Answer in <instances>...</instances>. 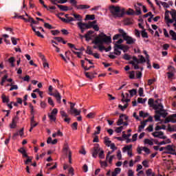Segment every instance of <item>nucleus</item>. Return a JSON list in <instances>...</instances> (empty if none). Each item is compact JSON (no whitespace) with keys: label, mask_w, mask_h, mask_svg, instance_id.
Wrapping results in <instances>:
<instances>
[{"label":"nucleus","mask_w":176,"mask_h":176,"mask_svg":"<svg viewBox=\"0 0 176 176\" xmlns=\"http://www.w3.org/2000/svg\"><path fill=\"white\" fill-rule=\"evenodd\" d=\"M152 108L155 110L156 115L154 116L155 122H160L161 117L166 118L167 115H168L167 111L164 109V107L163 106L160 99H157L155 101V103L152 105Z\"/></svg>","instance_id":"f257e3e1"},{"label":"nucleus","mask_w":176,"mask_h":176,"mask_svg":"<svg viewBox=\"0 0 176 176\" xmlns=\"http://www.w3.org/2000/svg\"><path fill=\"white\" fill-rule=\"evenodd\" d=\"M110 13L115 18L118 17H123L125 14L124 8L120 9L119 6H111L109 8Z\"/></svg>","instance_id":"f03ea898"},{"label":"nucleus","mask_w":176,"mask_h":176,"mask_svg":"<svg viewBox=\"0 0 176 176\" xmlns=\"http://www.w3.org/2000/svg\"><path fill=\"white\" fill-rule=\"evenodd\" d=\"M97 24V21H94L92 22L89 21L88 23H84L82 22H78L77 25L78 28L80 30L82 34L86 31V30H89L90 28H93L94 25Z\"/></svg>","instance_id":"7ed1b4c3"},{"label":"nucleus","mask_w":176,"mask_h":176,"mask_svg":"<svg viewBox=\"0 0 176 176\" xmlns=\"http://www.w3.org/2000/svg\"><path fill=\"white\" fill-rule=\"evenodd\" d=\"M63 151L65 155H68L69 163L71 164V163H72V153H71V150H69L68 143H65Z\"/></svg>","instance_id":"20e7f679"},{"label":"nucleus","mask_w":176,"mask_h":176,"mask_svg":"<svg viewBox=\"0 0 176 176\" xmlns=\"http://www.w3.org/2000/svg\"><path fill=\"white\" fill-rule=\"evenodd\" d=\"M57 113H58V109L56 108L54 109L51 113H48V118L50 122H56Z\"/></svg>","instance_id":"39448f33"},{"label":"nucleus","mask_w":176,"mask_h":176,"mask_svg":"<svg viewBox=\"0 0 176 176\" xmlns=\"http://www.w3.org/2000/svg\"><path fill=\"white\" fill-rule=\"evenodd\" d=\"M105 36H107V34L104 33H100L98 36L95 38L93 43L94 45H102V38H105Z\"/></svg>","instance_id":"423d86ee"},{"label":"nucleus","mask_w":176,"mask_h":176,"mask_svg":"<svg viewBox=\"0 0 176 176\" xmlns=\"http://www.w3.org/2000/svg\"><path fill=\"white\" fill-rule=\"evenodd\" d=\"M49 96H53L56 98V102H58V104H61V95L57 89H55V93H49Z\"/></svg>","instance_id":"0eeeda50"},{"label":"nucleus","mask_w":176,"mask_h":176,"mask_svg":"<svg viewBox=\"0 0 176 176\" xmlns=\"http://www.w3.org/2000/svg\"><path fill=\"white\" fill-rule=\"evenodd\" d=\"M124 39L126 41L127 45H133L137 41L135 38L126 34H124Z\"/></svg>","instance_id":"6e6552de"},{"label":"nucleus","mask_w":176,"mask_h":176,"mask_svg":"<svg viewBox=\"0 0 176 176\" xmlns=\"http://www.w3.org/2000/svg\"><path fill=\"white\" fill-rule=\"evenodd\" d=\"M102 150V149L100 148V144H95L94 147V152L92 153V157H94V159H96L97 157V155H98V153H100V152Z\"/></svg>","instance_id":"1a4fd4ad"},{"label":"nucleus","mask_w":176,"mask_h":176,"mask_svg":"<svg viewBox=\"0 0 176 176\" xmlns=\"http://www.w3.org/2000/svg\"><path fill=\"white\" fill-rule=\"evenodd\" d=\"M153 135L155 138H160V140H166V138H167V137L164 135V133L162 131L154 132L153 133Z\"/></svg>","instance_id":"9d476101"},{"label":"nucleus","mask_w":176,"mask_h":176,"mask_svg":"<svg viewBox=\"0 0 176 176\" xmlns=\"http://www.w3.org/2000/svg\"><path fill=\"white\" fill-rule=\"evenodd\" d=\"M17 122H19V116H16L12 118V122L10 124V128L16 129L17 127Z\"/></svg>","instance_id":"9b49d317"},{"label":"nucleus","mask_w":176,"mask_h":176,"mask_svg":"<svg viewBox=\"0 0 176 176\" xmlns=\"http://www.w3.org/2000/svg\"><path fill=\"white\" fill-rule=\"evenodd\" d=\"M94 34V31L89 30L87 34H85V41L87 42H89V41H91L93 38V34Z\"/></svg>","instance_id":"f8f14e48"},{"label":"nucleus","mask_w":176,"mask_h":176,"mask_svg":"<svg viewBox=\"0 0 176 176\" xmlns=\"http://www.w3.org/2000/svg\"><path fill=\"white\" fill-rule=\"evenodd\" d=\"M165 151V153H168V155H174V152H175V150H174V148L171 145L166 146Z\"/></svg>","instance_id":"ddd939ff"},{"label":"nucleus","mask_w":176,"mask_h":176,"mask_svg":"<svg viewBox=\"0 0 176 176\" xmlns=\"http://www.w3.org/2000/svg\"><path fill=\"white\" fill-rule=\"evenodd\" d=\"M168 13H169L168 11L165 12L164 19H165V21H166V23L168 27H170V24H173V19H170Z\"/></svg>","instance_id":"4468645a"},{"label":"nucleus","mask_w":176,"mask_h":176,"mask_svg":"<svg viewBox=\"0 0 176 176\" xmlns=\"http://www.w3.org/2000/svg\"><path fill=\"white\" fill-rule=\"evenodd\" d=\"M142 8V4L138 3V4L135 5V9L136 10V12H135V14H136V16H140V14H141V13H142L141 9Z\"/></svg>","instance_id":"2eb2a0df"},{"label":"nucleus","mask_w":176,"mask_h":176,"mask_svg":"<svg viewBox=\"0 0 176 176\" xmlns=\"http://www.w3.org/2000/svg\"><path fill=\"white\" fill-rule=\"evenodd\" d=\"M110 148L111 149V151L107 153V155L106 156V160H108V159H109V155H112V153L118 149V147L116 146V145L112 144Z\"/></svg>","instance_id":"dca6fc26"},{"label":"nucleus","mask_w":176,"mask_h":176,"mask_svg":"<svg viewBox=\"0 0 176 176\" xmlns=\"http://www.w3.org/2000/svg\"><path fill=\"white\" fill-rule=\"evenodd\" d=\"M69 112L70 115H75L76 116H79L80 115V110H78V109H69Z\"/></svg>","instance_id":"f3484780"},{"label":"nucleus","mask_w":176,"mask_h":176,"mask_svg":"<svg viewBox=\"0 0 176 176\" xmlns=\"http://www.w3.org/2000/svg\"><path fill=\"white\" fill-rule=\"evenodd\" d=\"M104 142L106 146H107L108 148H111L113 144L115 145V143H112V142L109 140V138L108 137H104Z\"/></svg>","instance_id":"a211bd4d"},{"label":"nucleus","mask_w":176,"mask_h":176,"mask_svg":"<svg viewBox=\"0 0 176 176\" xmlns=\"http://www.w3.org/2000/svg\"><path fill=\"white\" fill-rule=\"evenodd\" d=\"M120 46L119 45H114V53L116 56H120L122 54V52H120Z\"/></svg>","instance_id":"6ab92c4d"},{"label":"nucleus","mask_w":176,"mask_h":176,"mask_svg":"<svg viewBox=\"0 0 176 176\" xmlns=\"http://www.w3.org/2000/svg\"><path fill=\"white\" fill-rule=\"evenodd\" d=\"M133 151V145H126L124 147L122 148V152L124 153H126V152H130Z\"/></svg>","instance_id":"aec40b11"},{"label":"nucleus","mask_w":176,"mask_h":176,"mask_svg":"<svg viewBox=\"0 0 176 176\" xmlns=\"http://www.w3.org/2000/svg\"><path fill=\"white\" fill-rule=\"evenodd\" d=\"M72 16H73L74 18V21H82V16H80V14H72Z\"/></svg>","instance_id":"412c9836"},{"label":"nucleus","mask_w":176,"mask_h":176,"mask_svg":"<svg viewBox=\"0 0 176 176\" xmlns=\"http://www.w3.org/2000/svg\"><path fill=\"white\" fill-rule=\"evenodd\" d=\"M31 27H32L34 32H35L36 35H37L39 38H45L43 34H41V32L39 31H37L36 29H35V27H34V25L32 24H31Z\"/></svg>","instance_id":"4be33fe9"},{"label":"nucleus","mask_w":176,"mask_h":176,"mask_svg":"<svg viewBox=\"0 0 176 176\" xmlns=\"http://www.w3.org/2000/svg\"><path fill=\"white\" fill-rule=\"evenodd\" d=\"M102 43H111L112 42L111 36H104L102 38Z\"/></svg>","instance_id":"5701e85b"},{"label":"nucleus","mask_w":176,"mask_h":176,"mask_svg":"<svg viewBox=\"0 0 176 176\" xmlns=\"http://www.w3.org/2000/svg\"><path fill=\"white\" fill-rule=\"evenodd\" d=\"M146 126V122L145 121H143L141 122V125L139 126L138 127V133H141L143 129H145V126Z\"/></svg>","instance_id":"b1692460"},{"label":"nucleus","mask_w":176,"mask_h":176,"mask_svg":"<svg viewBox=\"0 0 176 176\" xmlns=\"http://www.w3.org/2000/svg\"><path fill=\"white\" fill-rule=\"evenodd\" d=\"M170 14L172 17L173 23H176V11L175 10L170 11Z\"/></svg>","instance_id":"393cba45"},{"label":"nucleus","mask_w":176,"mask_h":176,"mask_svg":"<svg viewBox=\"0 0 176 176\" xmlns=\"http://www.w3.org/2000/svg\"><path fill=\"white\" fill-rule=\"evenodd\" d=\"M14 61H16V60L14 59V57L12 56L8 59V63H10V67L12 68H14L15 65H14Z\"/></svg>","instance_id":"a878e982"},{"label":"nucleus","mask_w":176,"mask_h":176,"mask_svg":"<svg viewBox=\"0 0 176 176\" xmlns=\"http://www.w3.org/2000/svg\"><path fill=\"white\" fill-rule=\"evenodd\" d=\"M18 151L23 155V157H28V155H27V151H25V149H24V148H19Z\"/></svg>","instance_id":"bb28decb"},{"label":"nucleus","mask_w":176,"mask_h":176,"mask_svg":"<svg viewBox=\"0 0 176 176\" xmlns=\"http://www.w3.org/2000/svg\"><path fill=\"white\" fill-rule=\"evenodd\" d=\"M77 9H78L79 10H83L84 9H90V6L79 5L77 6Z\"/></svg>","instance_id":"cd10ccee"},{"label":"nucleus","mask_w":176,"mask_h":176,"mask_svg":"<svg viewBox=\"0 0 176 176\" xmlns=\"http://www.w3.org/2000/svg\"><path fill=\"white\" fill-rule=\"evenodd\" d=\"M138 58H139V64H144V63H146V58H145L144 56L139 55Z\"/></svg>","instance_id":"c85d7f7f"},{"label":"nucleus","mask_w":176,"mask_h":176,"mask_svg":"<svg viewBox=\"0 0 176 176\" xmlns=\"http://www.w3.org/2000/svg\"><path fill=\"white\" fill-rule=\"evenodd\" d=\"M139 116L140 118H148V116H149V113H145L142 111H140L139 112Z\"/></svg>","instance_id":"c756f323"},{"label":"nucleus","mask_w":176,"mask_h":176,"mask_svg":"<svg viewBox=\"0 0 176 176\" xmlns=\"http://www.w3.org/2000/svg\"><path fill=\"white\" fill-rule=\"evenodd\" d=\"M58 8L63 12L68 11V7L63 5H57Z\"/></svg>","instance_id":"7c9ffc66"},{"label":"nucleus","mask_w":176,"mask_h":176,"mask_svg":"<svg viewBox=\"0 0 176 176\" xmlns=\"http://www.w3.org/2000/svg\"><path fill=\"white\" fill-rule=\"evenodd\" d=\"M144 143L145 145H153V140L145 139Z\"/></svg>","instance_id":"2f4dec72"},{"label":"nucleus","mask_w":176,"mask_h":176,"mask_svg":"<svg viewBox=\"0 0 176 176\" xmlns=\"http://www.w3.org/2000/svg\"><path fill=\"white\" fill-rule=\"evenodd\" d=\"M169 34L170 36H172V41H176V33L174 32V30H170Z\"/></svg>","instance_id":"473e14b6"},{"label":"nucleus","mask_w":176,"mask_h":176,"mask_svg":"<svg viewBox=\"0 0 176 176\" xmlns=\"http://www.w3.org/2000/svg\"><path fill=\"white\" fill-rule=\"evenodd\" d=\"M160 123H163L164 124H167V123H170L171 122V120H170V116H168V118H166V119H165V120L164 121V120H160Z\"/></svg>","instance_id":"72a5a7b5"},{"label":"nucleus","mask_w":176,"mask_h":176,"mask_svg":"<svg viewBox=\"0 0 176 176\" xmlns=\"http://www.w3.org/2000/svg\"><path fill=\"white\" fill-rule=\"evenodd\" d=\"M120 48V50H123L124 53H126V51L129 50V47L127 45H119Z\"/></svg>","instance_id":"f704fd0d"},{"label":"nucleus","mask_w":176,"mask_h":176,"mask_svg":"<svg viewBox=\"0 0 176 176\" xmlns=\"http://www.w3.org/2000/svg\"><path fill=\"white\" fill-rule=\"evenodd\" d=\"M170 142H171V141L170 140V139H168L167 140H163L161 142L156 143V144L157 145H166V144H170Z\"/></svg>","instance_id":"c9c22d12"},{"label":"nucleus","mask_w":176,"mask_h":176,"mask_svg":"<svg viewBox=\"0 0 176 176\" xmlns=\"http://www.w3.org/2000/svg\"><path fill=\"white\" fill-rule=\"evenodd\" d=\"M36 124V126H38V123L35 122V116H32L30 119V126H35Z\"/></svg>","instance_id":"e433bc0d"},{"label":"nucleus","mask_w":176,"mask_h":176,"mask_svg":"<svg viewBox=\"0 0 176 176\" xmlns=\"http://www.w3.org/2000/svg\"><path fill=\"white\" fill-rule=\"evenodd\" d=\"M87 118L88 119H94V118H96V113L91 112V113H88L87 116Z\"/></svg>","instance_id":"4c0bfd02"},{"label":"nucleus","mask_w":176,"mask_h":176,"mask_svg":"<svg viewBox=\"0 0 176 176\" xmlns=\"http://www.w3.org/2000/svg\"><path fill=\"white\" fill-rule=\"evenodd\" d=\"M142 164L146 168H148L149 167V161L148 160H144L142 162Z\"/></svg>","instance_id":"58836bf2"},{"label":"nucleus","mask_w":176,"mask_h":176,"mask_svg":"<svg viewBox=\"0 0 176 176\" xmlns=\"http://www.w3.org/2000/svg\"><path fill=\"white\" fill-rule=\"evenodd\" d=\"M60 113L61 118H68V114L67 113V112H65V111L60 110Z\"/></svg>","instance_id":"ea45409f"},{"label":"nucleus","mask_w":176,"mask_h":176,"mask_svg":"<svg viewBox=\"0 0 176 176\" xmlns=\"http://www.w3.org/2000/svg\"><path fill=\"white\" fill-rule=\"evenodd\" d=\"M98 156H99V159H105V154H104V150L99 151Z\"/></svg>","instance_id":"a19ab883"},{"label":"nucleus","mask_w":176,"mask_h":176,"mask_svg":"<svg viewBox=\"0 0 176 176\" xmlns=\"http://www.w3.org/2000/svg\"><path fill=\"white\" fill-rule=\"evenodd\" d=\"M18 133L20 135L21 138H24V128H22L21 130L18 131Z\"/></svg>","instance_id":"79ce46f5"},{"label":"nucleus","mask_w":176,"mask_h":176,"mask_svg":"<svg viewBox=\"0 0 176 176\" xmlns=\"http://www.w3.org/2000/svg\"><path fill=\"white\" fill-rule=\"evenodd\" d=\"M10 86H11L10 89V91H12V90H18L19 89V86H17V85H10Z\"/></svg>","instance_id":"37998d69"},{"label":"nucleus","mask_w":176,"mask_h":176,"mask_svg":"<svg viewBox=\"0 0 176 176\" xmlns=\"http://www.w3.org/2000/svg\"><path fill=\"white\" fill-rule=\"evenodd\" d=\"M126 14L128 16H133V14H135V12H134V10L129 8L126 12Z\"/></svg>","instance_id":"c03bdc74"},{"label":"nucleus","mask_w":176,"mask_h":176,"mask_svg":"<svg viewBox=\"0 0 176 176\" xmlns=\"http://www.w3.org/2000/svg\"><path fill=\"white\" fill-rule=\"evenodd\" d=\"M85 76L88 78V79H93L94 78L93 73L85 72Z\"/></svg>","instance_id":"a18cd8bd"},{"label":"nucleus","mask_w":176,"mask_h":176,"mask_svg":"<svg viewBox=\"0 0 176 176\" xmlns=\"http://www.w3.org/2000/svg\"><path fill=\"white\" fill-rule=\"evenodd\" d=\"M7 79H8V75H5V76L2 78L1 81V82H0L1 86H3L5 82H6Z\"/></svg>","instance_id":"49530a36"},{"label":"nucleus","mask_w":176,"mask_h":176,"mask_svg":"<svg viewBox=\"0 0 176 176\" xmlns=\"http://www.w3.org/2000/svg\"><path fill=\"white\" fill-rule=\"evenodd\" d=\"M135 72L132 71L129 72V79H135Z\"/></svg>","instance_id":"de8ad7c7"},{"label":"nucleus","mask_w":176,"mask_h":176,"mask_svg":"<svg viewBox=\"0 0 176 176\" xmlns=\"http://www.w3.org/2000/svg\"><path fill=\"white\" fill-rule=\"evenodd\" d=\"M129 94L131 97H134L137 94V89L129 90Z\"/></svg>","instance_id":"09e8293b"},{"label":"nucleus","mask_w":176,"mask_h":176,"mask_svg":"<svg viewBox=\"0 0 176 176\" xmlns=\"http://www.w3.org/2000/svg\"><path fill=\"white\" fill-rule=\"evenodd\" d=\"M155 82H156V78L149 79L148 80L147 85L151 86V85H153V83H155Z\"/></svg>","instance_id":"8fccbe9b"},{"label":"nucleus","mask_w":176,"mask_h":176,"mask_svg":"<svg viewBox=\"0 0 176 176\" xmlns=\"http://www.w3.org/2000/svg\"><path fill=\"white\" fill-rule=\"evenodd\" d=\"M1 98L3 100V102H9V98L6 97V96L5 94H3L1 96Z\"/></svg>","instance_id":"3c124183"},{"label":"nucleus","mask_w":176,"mask_h":176,"mask_svg":"<svg viewBox=\"0 0 176 176\" xmlns=\"http://www.w3.org/2000/svg\"><path fill=\"white\" fill-rule=\"evenodd\" d=\"M96 19V16L94 14L90 15L87 14L86 15V19L87 20H94Z\"/></svg>","instance_id":"603ef678"},{"label":"nucleus","mask_w":176,"mask_h":176,"mask_svg":"<svg viewBox=\"0 0 176 176\" xmlns=\"http://www.w3.org/2000/svg\"><path fill=\"white\" fill-rule=\"evenodd\" d=\"M17 41H19V38L11 37V42L14 46H16L17 45Z\"/></svg>","instance_id":"864d4df0"},{"label":"nucleus","mask_w":176,"mask_h":176,"mask_svg":"<svg viewBox=\"0 0 176 176\" xmlns=\"http://www.w3.org/2000/svg\"><path fill=\"white\" fill-rule=\"evenodd\" d=\"M176 117L173 116V115L169 116V119H170V123H176Z\"/></svg>","instance_id":"5fc2aeb1"},{"label":"nucleus","mask_w":176,"mask_h":176,"mask_svg":"<svg viewBox=\"0 0 176 176\" xmlns=\"http://www.w3.org/2000/svg\"><path fill=\"white\" fill-rule=\"evenodd\" d=\"M140 97H144V88L140 87L138 90Z\"/></svg>","instance_id":"6e6d98bb"},{"label":"nucleus","mask_w":176,"mask_h":176,"mask_svg":"<svg viewBox=\"0 0 176 176\" xmlns=\"http://www.w3.org/2000/svg\"><path fill=\"white\" fill-rule=\"evenodd\" d=\"M120 119L117 122V126H122L123 124V120H122V118H123V116H120Z\"/></svg>","instance_id":"4d7b16f0"},{"label":"nucleus","mask_w":176,"mask_h":176,"mask_svg":"<svg viewBox=\"0 0 176 176\" xmlns=\"http://www.w3.org/2000/svg\"><path fill=\"white\" fill-rule=\"evenodd\" d=\"M145 101H146V99H144L142 98H138V104H144Z\"/></svg>","instance_id":"13d9d810"},{"label":"nucleus","mask_w":176,"mask_h":176,"mask_svg":"<svg viewBox=\"0 0 176 176\" xmlns=\"http://www.w3.org/2000/svg\"><path fill=\"white\" fill-rule=\"evenodd\" d=\"M138 138V133H135L134 135H133L132 142H135V141H137Z\"/></svg>","instance_id":"bf43d9fd"},{"label":"nucleus","mask_w":176,"mask_h":176,"mask_svg":"<svg viewBox=\"0 0 176 176\" xmlns=\"http://www.w3.org/2000/svg\"><path fill=\"white\" fill-rule=\"evenodd\" d=\"M101 167H108V163L106 161H100Z\"/></svg>","instance_id":"052dcab7"},{"label":"nucleus","mask_w":176,"mask_h":176,"mask_svg":"<svg viewBox=\"0 0 176 176\" xmlns=\"http://www.w3.org/2000/svg\"><path fill=\"white\" fill-rule=\"evenodd\" d=\"M117 157L118 160H122V151L120 150L117 151Z\"/></svg>","instance_id":"680f3d73"},{"label":"nucleus","mask_w":176,"mask_h":176,"mask_svg":"<svg viewBox=\"0 0 176 176\" xmlns=\"http://www.w3.org/2000/svg\"><path fill=\"white\" fill-rule=\"evenodd\" d=\"M48 104L52 107H54V102L53 101V99H52V98H48Z\"/></svg>","instance_id":"e2e57ef3"},{"label":"nucleus","mask_w":176,"mask_h":176,"mask_svg":"<svg viewBox=\"0 0 176 176\" xmlns=\"http://www.w3.org/2000/svg\"><path fill=\"white\" fill-rule=\"evenodd\" d=\"M142 38H148V33L145 30L142 31Z\"/></svg>","instance_id":"0e129e2a"},{"label":"nucleus","mask_w":176,"mask_h":176,"mask_svg":"<svg viewBox=\"0 0 176 176\" xmlns=\"http://www.w3.org/2000/svg\"><path fill=\"white\" fill-rule=\"evenodd\" d=\"M148 105L152 107V105H153V104H155V100H153V98L148 99Z\"/></svg>","instance_id":"69168bd1"},{"label":"nucleus","mask_w":176,"mask_h":176,"mask_svg":"<svg viewBox=\"0 0 176 176\" xmlns=\"http://www.w3.org/2000/svg\"><path fill=\"white\" fill-rule=\"evenodd\" d=\"M146 174L147 176H152V175L153 174V173H152V169H148L146 171Z\"/></svg>","instance_id":"338daca9"},{"label":"nucleus","mask_w":176,"mask_h":176,"mask_svg":"<svg viewBox=\"0 0 176 176\" xmlns=\"http://www.w3.org/2000/svg\"><path fill=\"white\" fill-rule=\"evenodd\" d=\"M128 176H134V172L133 171V170H128Z\"/></svg>","instance_id":"774afa93"}]
</instances>
